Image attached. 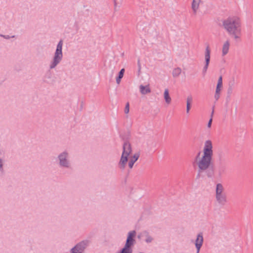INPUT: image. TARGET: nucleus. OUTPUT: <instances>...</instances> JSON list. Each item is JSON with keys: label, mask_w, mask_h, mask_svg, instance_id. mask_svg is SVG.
I'll return each instance as SVG.
<instances>
[{"label": "nucleus", "mask_w": 253, "mask_h": 253, "mask_svg": "<svg viewBox=\"0 0 253 253\" xmlns=\"http://www.w3.org/2000/svg\"><path fill=\"white\" fill-rule=\"evenodd\" d=\"M222 86V83H217L216 87L221 88Z\"/></svg>", "instance_id": "27"}, {"label": "nucleus", "mask_w": 253, "mask_h": 253, "mask_svg": "<svg viewBox=\"0 0 253 253\" xmlns=\"http://www.w3.org/2000/svg\"><path fill=\"white\" fill-rule=\"evenodd\" d=\"M140 235H138V238H140Z\"/></svg>", "instance_id": "31"}, {"label": "nucleus", "mask_w": 253, "mask_h": 253, "mask_svg": "<svg viewBox=\"0 0 253 253\" xmlns=\"http://www.w3.org/2000/svg\"><path fill=\"white\" fill-rule=\"evenodd\" d=\"M125 73V69H122L119 73L118 76L116 78V82L118 84H119L121 82V80L124 76Z\"/></svg>", "instance_id": "18"}, {"label": "nucleus", "mask_w": 253, "mask_h": 253, "mask_svg": "<svg viewBox=\"0 0 253 253\" xmlns=\"http://www.w3.org/2000/svg\"><path fill=\"white\" fill-rule=\"evenodd\" d=\"M114 1H115V3L116 4V1H115V0H114Z\"/></svg>", "instance_id": "32"}, {"label": "nucleus", "mask_w": 253, "mask_h": 253, "mask_svg": "<svg viewBox=\"0 0 253 253\" xmlns=\"http://www.w3.org/2000/svg\"><path fill=\"white\" fill-rule=\"evenodd\" d=\"M164 96L166 102L168 104H170L171 101V99L169 96V91L168 88L165 89L164 93Z\"/></svg>", "instance_id": "13"}, {"label": "nucleus", "mask_w": 253, "mask_h": 253, "mask_svg": "<svg viewBox=\"0 0 253 253\" xmlns=\"http://www.w3.org/2000/svg\"><path fill=\"white\" fill-rule=\"evenodd\" d=\"M0 36L3 37L4 38L6 39H9L10 38H14V36H12L11 37L9 36L8 35H0Z\"/></svg>", "instance_id": "23"}, {"label": "nucleus", "mask_w": 253, "mask_h": 253, "mask_svg": "<svg viewBox=\"0 0 253 253\" xmlns=\"http://www.w3.org/2000/svg\"><path fill=\"white\" fill-rule=\"evenodd\" d=\"M141 235L142 236H145L146 237V238L145 239V241L147 243H150L153 240L152 238L150 236H149V233L146 231H143V232H142L141 233Z\"/></svg>", "instance_id": "16"}, {"label": "nucleus", "mask_w": 253, "mask_h": 253, "mask_svg": "<svg viewBox=\"0 0 253 253\" xmlns=\"http://www.w3.org/2000/svg\"><path fill=\"white\" fill-rule=\"evenodd\" d=\"M234 84V82L233 81L232 82H230L229 83V87H231L233 88Z\"/></svg>", "instance_id": "26"}, {"label": "nucleus", "mask_w": 253, "mask_h": 253, "mask_svg": "<svg viewBox=\"0 0 253 253\" xmlns=\"http://www.w3.org/2000/svg\"><path fill=\"white\" fill-rule=\"evenodd\" d=\"M224 187L222 184L217 183L216 186L215 198L217 203L221 205H225L227 202V196L224 192Z\"/></svg>", "instance_id": "4"}, {"label": "nucleus", "mask_w": 253, "mask_h": 253, "mask_svg": "<svg viewBox=\"0 0 253 253\" xmlns=\"http://www.w3.org/2000/svg\"><path fill=\"white\" fill-rule=\"evenodd\" d=\"M201 0H193L192 3V8L194 13H196L199 8V3Z\"/></svg>", "instance_id": "15"}, {"label": "nucleus", "mask_w": 253, "mask_h": 253, "mask_svg": "<svg viewBox=\"0 0 253 253\" xmlns=\"http://www.w3.org/2000/svg\"><path fill=\"white\" fill-rule=\"evenodd\" d=\"M88 244L87 241H83L71 249V253H83Z\"/></svg>", "instance_id": "6"}, {"label": "nucleus", "mask_w": 253, "mask_h": 253, "mask_svg": "<svg viewBox=\"0 0 253 253\" xmlns=\"http://www.w3.org/2000/svg\"><path fill=\"white\" fill-rule=\"evenodd\" d=\"M201 152L199 151L195 157L193 165L198 167V172L196 178L203 177V173L205 172L206 176L211 178L214 175L213 167H211L212 157L213 156L212 144L211 140H206L204 144L203 154L201 157Z\"/></svg>", "instance_id": "1"}, {"label": "nucleus", "mask_w": 253, "mask_h": 253, "mask_svg": "<svg viewBox=\"0 0 253 253\" xmlns=\"http://www.w3.org/2000/svg\"><path fill=\"white\" fill-rule=\"evenodd\" d=\"M123 153L118 164L119 168L124 170L128 162V157L132 151L130 144L128 142H125L123 146Z\"/></svg>", "instance_id": "3"}, {"label": "nucleus", "mask_w": 253, "mask_h": 253, "mask_svg": "<svg viewBox=\"0 0 253 253\" xmlns=\"http://www.w3.org/2000/svg\"><path fill=\"white\" fill-rule=\"evenodd\" d=\"M220 97V93H215L214 98L215 101H217Z\"/></svg>", "instance_id": "24"}, {"label": "nucleus", "mask_w": 253, "mask_h": 253, "mask_svg": "<svg viewBox=\"0 0 253 253\" xmlns=\"http://www.w3.org/2000/svg\"><path fill=\"white\" fill-rule=\"evenodd\" d=\"M222 26L228 34L235 40L241 36V22L237 16H230L222 21Z\"/></svg>", "instance_id": "2"}, {"label": "nucleus", "mask_w": 253, "mask_h": 253, "mask_svg": "<svg viewBox=\"0 0 253 253\" xmlns=\"http://www.w3.org/2000/svg\"><path fill=\"white\" fill-rule=\"evenodd\" d=\"M2 169V161L0 159V170Z\"/></svg>", "instance_id": "30"}, {"label": "nucleus", "mask_w": 253, "mask_h": 253, "mask_svg": "<svg viewBox=\"0 0 253 253\" xmlns=\"http://www.w3.org/2000/svg\"><path fill=\"white\" fill-rule=\"evenodd\" d=\"M67 156L68 153L66 152H64L59 155L58 158L60 161V165L61 166L64 167H69V163L67 159Z\"/></svg>", "instance_id": "7"}, {"label": "nucleus", "mask_w": 253, "mask_h": 253, "mask_svg": "<svg viewBox=\"0 0 253 253\" xmlns=\"http://www.w3.org/2000/svg\"><path fill=\"white\" fill-rule=\"evenodd\" d=\"M129 111V103L127 102L126 104V106H125V113L126 114H127V113H128Z\"/></svg>", "instance_id": "21"}, {"label": "nucleus", "mask_w": 253, "mask_h": 253, "mask_svg": "<svg viewBox=\"0 0 253 253\" xmlns=\"http://www.w3.org/2000/svg\"><path fill=\"white\" fill-rule=\"evenodd\" d=\"M217 83H222V77L221 76L219 77Z\"/></svg>", "instance_id": "28"}, {"label": "nucleus", "mask_w": 253, "mask_h": 253, "mask_svg": "<svg viewBox=\"0 0 253 253\" xmlns=\"http://www.w3.org/2000/svg\"><path fill=\"white\" fill-rule=\"evenodd\" d=\"M181 73V69L179 67L174 68L172 71V76L174 78L178 77Z\"/></svg>", "instance_id": "17"}, {"label": "nucleus", "mask_w": 253, "mask_h": 253, "mask_svg": "<svg viewBox=\"0 0 253 253\" xmlns=\"http://www.w3.org/2000/svg\"><path fill=\"white\" fill-rule=\"evenodd\" d=\"M224 171V168L223 167H220L219 169V174L221 175Z\"/></svg>", "instance_id": "25"}, {"label": "nucleus", "mask_w": 253, "mask_h": 253, "mask_svg": "<svg viewBox=\"0 0 253 253\" xmlns=\"http://www.w3.org/2000/svg\"><path fill=\"white\" fill-rule=\"evenodd\" d=\"M140 92L142 94L145 95L146 94L149 93L151 92V90L149 87V85L148 84L146 86H144L141 84L139 86Z\"/></svg>", "instance_id": "10"}, {"label": "nucleus", "mask_w": 253, "mask_h": 253, "mask_svg": "<svg viewBox=\"0 0 253 253\" xmlns=\"http://www.w3.org/2000/svg\"><path fill=\"white\" fill-rule=\"evenodd\" d=\"M221 88L216 87L215 93H220Z\"/></svg>", "instance_id": "29"}, {"label": "nucleus", "mask_w": 253, "mask_h": 253, "mask_svg": "<svg viewBox=\"0 0 253 253\" xmlns=\"http://www.w3.org/2000/svg\"><path fill=\"white\" fill-rule=\"evenodd\" d=\"M213 113H214V106L212 108V112H211V118H210V119L208 122V125H207L208 127H209V128H211V127L212 122V118H213Z\"/></svg>", "instance_id": "19"}, {"label": "nucleus", "mask_w": 253, "mask_h": 253, "mask_svg": "<svg viewBox=\"0 0 253 253\" xmlns=\"http://www.w3.org/2000/svg\"><path fill=\"white\" fill-rule=\"evenodd\" d=\"M210 58H211V50L209 45H208L206 48L205 53V63L207 64H210Z\"/></svg>", "instance_id": "12"}, {"label": "nucleus", "mask_w": 253, "mask_h": 253, "mask_svg": "<svg viewBox=\"0 0 253 253\" xmlns=\"http://www.w3.org/2000/svg\"><path fill=\"white\" fill-rule=\"evenodd\" d=\"M209 66V64H207L206 63H205V65L202 70V74H203V76H205V75L207 72Z\"/></svg>", "instance_id": "20"}, {"label": "nucleus", "mask_w": 253, "mask_h": 253, "mask_svg": "<svg viewBox=\"0 0 253 253\" xmlns=\"http://www.w3.org/2000/svg\"><path fill=\"white\" fill-rule=\"evenodd\" d=\"M186 100V113L188 114L191 108V103L193 100L192 96H188Z\"/></svg>", "instance_id": "14"}, {"label": "nucleus", "mask_w": 253, "mask_h": 253, "mask_svg": "<svg viewBox=\"0 0 253 253\" xmlns=\"http://www.w3.org/2000/svg\"><path fill=\"white\" fill-rule=\"evenodd\" d=\"M203 236L202 233L198 234L197 239L195 241V246L197 249V253H199L201 247L203 244Z\"/></svg>", "instance_id": "8"}, {"label": "nucleus", "mask_w": 253, "mask_h": 253, "mask_svg": "<svg viewBox=\"0 0 253 253\" xmlns=\"http://www.w3.org/2000/svg\"><path fill=\"white\" fill-rule=\"evenodd\" d=\"M230 46V42L228 40L226 41L223 44L222 48V55L225 56L226 55L228 51Z\"/></svg>", "instance_id": "11"}, {"label": "nucleus", "mask_w": 253, "mask_h": 253, "mask_svg": "<svg viewBox=\"0 0 253 253\" xmlns=\"http://www.w3.org/2000/svg\"><path fill=\"white\" fill-rule=\"evenodd\" d=\"M140 157V153L137 152L135 153L132 157H130L128 162V167L131 169L132 168L135 162Z\"/></svg>", "instance_id": "9"}, {"label": "nucleus", "mask_w": 253, "mask_h": 253, "mask_svg": "<svg viewBox=\"0 0 253 253\" xmlns=\"http://www.w3.org/2000/svg\"><path fill=\"white\" fill-rule=\"evenodd\" d=\"M62 45H63V41L60 40L56 47V49L54 55L53 61L51 62L50 65V68L53 69L55 68L57 64H58L61 61L63 57L62 54Z\"/></svg>", "instance_id": "5"}, {"label": "nucleus", "mask_w": 253, "mask_h": 253, "mask_svg": "<svg viewBox=\"0 0 253 253\" xmlns=\"http://www.w3.org/2000/svg\"><path fill=\"white\" fill-rule=\"evenodd\" d=\"M233 91V88L231 87H228V90H227V93L228 95H231Z\"/></svg>", "instance_id": "22"}]
</instances>
